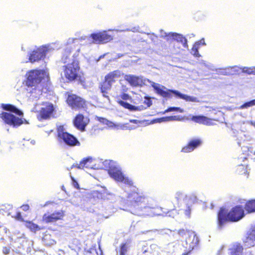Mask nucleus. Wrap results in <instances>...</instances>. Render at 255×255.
<instances>
[{
  "label": "nucleus",
  "mask_w": 255,
  "mask_h": 255,
  "mask_svg": "<svg viewBox=\"0 0 255 255\" xmlns=\"http://www.w3.org/2000/svg\"><path fill=\"white\" fill-rule=\"evenodd\" d=\"M130 248L129 242L123 243L121 244L119 252L120 255H126Z\"/></svg>",
  "instance_id": "obj_31"
},
{
  "label": "nucleus",
  "mask_w": 255,
  "mask_h": 255,
  "mask_svg": "<svg viewBox=\"0 0 255 255\" xmlns=\"http://www.w3.org/2000/svg\"><path fill=\"white\" fill-rule=\"evenodd\" d=\"M162 122H167L166 117L153 120L151 122V124H154V123H162Z\"/></svg>",
  "instance_id": "obj_46"
},
{
  "label": "nucleus",
  "mask_w": 255,
  "mask_h": 255,
  "mask_svg": "<svg viewBox=\"0 0 255 255\" xmlns=\"http://www.w3.org/2000/svg\"><path fill=\"white\" fill-rule=\"evenodd\" d=\"M232 208L229 211L226 208H220L218 214V228L222 229L226 223L238 222L246 214L255 212V208Z\"/></svg>",
  "instance_id": "obj_2"
},
{
  "label": "nucleus",
  "mask_w": 255,
  "mask_h": 255,
  "mask_svg": "<svg viewBox=\"0 0 255 255\" xmlns=\"http://www.w3.org/2000/svg\"><path fill=\"white\" fill-rule=\"evenodd\" d=\"M147 104L148 107H149L151 105V102L150 101H149Z\"/></svg>",
  "instance_id": "obj_63"
},
{
  "label": "nucleus",
  "mask_w": 255,
  "mask_h": 255,
  "mask_svg": "<svg viewBox=\"0 0 255 255\" xmlns=\"http://www.w3.org/2000/svg\"><path fill=\"white\" fill-rule=\"evenodd\" d=\"M127 194L126 204L128 205H134L133 203H136L137 205H138V203L145 201V197L139 195L136 192L129 193Z\"/></svg>",
  "instance_id": "obj_14"
},
{
  "label": "nucleus",
  "mask_w": 255,
  "mask_h": 255,
  "mask_svg": "<svg viewBox=\"0 0 255 255\" xmlns=\"http://www.w3.org/2000/svg\"><path fill=\"white\" fill-rule=\"evenodd\" d=\"M216 71L217 74L223 75H228L229 73H227V72L225 71L224 69H216Z\"/></svg>",
  "instance_id": "obj_47"
},
{
  "label": "nucleus",
  "mask_w": 255,
  "mask_h": 255,
  "mask_svg": "<svg viewBox=\"0 0 255 255\" xmlns=\"http://www.w3.org/2000/svg\"><path fill=\"white\" fill-rule=\"evenodd\" d=\"M121 72L119 71H115L110 73L105 77V79L112 84L115 82L116 79L120 77Z\"/></svg>",
  "instance_id": "obj_29"
},
{
  "label": "nucleus",
  "mask_w": 255,
  "mask_h": 255,
  "mask_svg": "<svg viewBox=\"0 0 255 255\" xmlns=\"http://www.w3.org/2000/svg\"><path fill=\"white\" fill-rule=\"evenodd\" d=\"M206 61H204V60H201L200 62V63L203 65H204V64L206 63Z\"/></svg>",
  "instance_id": "obj_61"
},
{
  "label": "nucleus",
  "mask_w": 255,
  "mask_h": 255,
  "mask_svg": "<svg viewBox=\"0 0 255 255\" xmlns=\"http://www.w3.org/2000/svg\"><path fill=\"white\" fill-rule=\"evenodd\" d=\"M91 37L93 39L94 42L97 43H107L113 39L111 35L108 34L105 31L93 33L91 35Z\"/></svg>",
  "instance_id": "obj_13"
},
{
  "label": "nucleus",
  "mask_w": 255,
  "mask_h": 255,
  "mask_svg": "<svg viewBox=\"0 0 255 255\" xmlns=\"http://www.w3.org/2000/svg\"><path fill=\"white\" fill-rule=\"evenodd\" d=\"M78 42V39L69 38L67 41V47L64 50L62 57V62L67 64L63 66V72L61 75L62 77L64 76L69 81H74L78 75L79 70L78 62L73 57L70 56L71 49Z\"/></svg>",
  "instance_id": "obj_1"
},
{
  "label": "nucleus",
  "mask_w": 255,
  "mask_h": 255,
  "mask_svg": "<svg viewBox=\"0 0 255 255\" xmlns=\"http://www.w3.org/2000/svg\"><path fill=\"white\" fill-rule=\"evenodd\" d=\"M243 72L246 73L249 75H255V66L252 67H244L242 68Z\"/></svg>",
  "instance_id": "obj_39"
},
{
  "label": "nucleus",
  "mask_w": 255,
  "mask_h": 255,
  "mask_svg": "<svg viewBox=\"0 0 255 255\" xmlns=\"http://www.w3.org/2000/svg\"><path fill=\"white\" fill-rule=\"evenodd\" d=\"M207 68H208L209 69H210L212 71H216V69L215 68L214 66L211 63H208Z\"/></svg>",
  "instance_id": "obj_51"
},
{
  "label": "nucleus",
  "mask_w": 255,
  "mask_h": 255,
  "mask_svg": "<svg viewBox=\"0 0 255 255\" xmlns=\"http://www.w3.org/2000/svg\"><path fill=\"white\" fill-rule=\"evenodd\" d=\"M237 172L240 174H248V173H247L248 171H247V167H245V166H244L243 165H240L238 166L237 169Z\"/></svg>",
  "instance_id": "obj_42"
},
{
  "label": "nucleus",
  "mask_w": 255,
  "mask_h": 255,
  "mask_svg": "<svg viewBox=\"0 0 255 255\" xmlns=\"http://www.w3.org/2000/svg\"><path fill=\"white\" fill-rule=\"evenodd\" d=\"M149 83L154 90L156 91V93L160 95L164 98L170 97V93L174 94L176 96L180 99L186 100V101L197 102L198 100L197 98L194 97L189 96L183 94L179 91L173 90H167L166 88L162 85L158 83H155L149 80H147Z\"/></svg>",
  "instance_id": "obj_5"
},
{
  "label": "nucleus",
  "mask_w": 255,
  "mask_h": 255,
  "mask_svg": "<svg viewBox=\"0 0 255 255\" xmlns=\"http://www.w3.org/2000/svg\"><path fill=\"white\" fill-rule=\"evenodd\" d=\"M58 137L59 142H63L69 146L80 145V143L73 135L68 133L63 126H59L57 128Z\"/></svg>",
  "instance_id": "obj_7"
},
{
  "label": "nucleus",
  "mask_w": 255,
  "mask_h": 255,
  "mask_svg": "<svg viewBox=\"0 0 255 255\" xmlns=\"http://www.w3.org/2000/svg\"><path fill=\"white\" fill-rule=\"evenodd\" d=\"M54 110V107L52 104L45 103L42 105L40 112V116L41 119H46L50 117Z\"/></svg>",
  "instance_id": "obj_19"
},
{
  "label": "nucleus",
  "mask_w": 255,
  "mask_h": 255,
  "mask_svg": "<svg viewBox=\"0 0 255 255\" xmlns=\"http://www.w3.org/2000/svg\"><path fill=\"white\" fill-rule=\"evenodd\" d=\"M124 79L132 86L137 87L141 86L144 83L142 77H138L132 75H126Z\"/></svg>",
  "instance_id": "obj_20"
},
{
  "label": "nucleus",
  "mask_w": 255,
  "mask_h": 255,
  "mask_svg": "<svg viewBox=\"0 0 255 255\" xmlns=\"http://www.w3.org/2000/svg\"><path fill=\"white\" fill-rule=\"evenodd\" d=\"M112 85V83L105 79V82L101 85V92L103 93V96L108 98V100H109V97L106 94H107V91L111 89Z\"/></svg>",
  "instance_id": "obj_30"
},
{
  "label": "nucleus",
  "mask_w": 255,
  "mask_h": 255,
  "mask_svg": "<svg viewBox=\"0 0 255 255\" xmlns=\"http://www.w3.org/2000/svg\"><path fill=\"white\" fill-rule=\"evenodd\" d=\"M245 246L248 248L255 246V226L248 232L244 239Z\"/></svg>",
  "instance_id": "obj_21"
},
{
  "label": "nucleus",
  "mask_w": 255,
  "mask_h": 255,
  "mask_svg": "<svg viewBox=\"0 0 255 255\" xmlns=\"http://www.w3.org/2000/svg\"><path fill=\"white\" fill-rule=\"evenodd\" d=\"M67 101L68 105L73 109L82 108L85 105V101L75 95H69Z\"/></svg>",
  "instance_id": "obj_11"
},
{
  "label": "nucleus",
  "mask_w": 255,
  "mask_h": 255,
  "mask_svg": "<svg viewBox=\"0 0 255 255\" xmlns=\"http://www.w3.org/2000/svg\"><path fill=\"white\" fill-rule=\"evenodd\" d=\"M95 164L94 163V159L91 157H88L85 158H84L82 161L80 162V163L78 164L74 165L73 164L71 168H72L74 167H76L79 169H93L95 168L94 166Z\"/></svg>",
  "instance_id": "obj_16"
},
{
  "label": "nucleus",
  "mask_w": 255,
  "mask_h": 255,
  "mask_svg": "<svg viewBox=\"0 0 255 255\" xmlns=\"http://www.w3.org/2000/svg\"><path fill=\"white\" fill-rule=\"evenodd\" d=\"M61 46L59 42H55L43 45L34 49H30L27 55L28 61L33 63L43 60L47 54L59 49Z\"/></svg>",
  "instance_id": "obj_3"
},
{
  "label": "nucleus",
  "mask_w": 255,
  "mask_h": 255,
  "mask_svg": "<svg viewBox=\"0 0 255 255\" xmlns=\"http://www.w3.org/2000/svg\"><path fill=\"white\" fill-rule=\"evenodd\" d=\"M26 87V91L29 94L27 96L28 97L33 100H36L40 98L42 94V90L41 87L39 85Z\"/></svg>",
  "instance_id": "obj_15"
},
{
  "label": "nucleus",
  "mask_w": 255,
  "mask_h": 255,
  "mask_svg": "<svg viewBox=\"0 0 255 255\" xmlns=\"http://www.w3.org/2000/svg\"><path fill=\"white\" fill-rule=\"evenodd\" d=\"M141 249H139L138 254L139 255H150L151 254V249L150 246H148L145 242H143L140 244Z\"/></svg>",
  "instance_id": "obj_28"
},
{
  "label": "nucleus",
  "mask_w": 255,
  "mask_h": 255,
  "mask_svg": "<svg viewBox=\"0 0 255 255\" xmlns=\"http://www.w3.org/2000/svg\"><path fill=\"white\" fill-rule=\"evenodd\" d=\"M201 144V140L195 139L191 140L187 146L182 148L181 151L185 153L190 152Z\"/></svg>",
  "instance_id": "obj_24"
},
{
  "label": "nucleus",
  "mask_w": 255,
  "mask_h": 255,
  "mask_svg": "<svg viewBox=\"0 0 255 255\" xmlns=\"http://www.w3.org/2000/svg\"><path fill=\"white\" fill-rule=\"evenodd\" d=\"M10 251V247H4L2 249V253L4 255H8L9 254Z\"/></svg>",
  "instance_id": "obj_49"
},
{
  "label": "nucleus",
  "mask_w": 255,
  "mask_h": 255,
  "mask_svg": "<svg viewBox=\"0 0 255 255\" xmlns=\"http://www.w3.org/2000/svg\"><path fill=\"white\" fill-rule=\"evenodd\" d=\"M105 165L108 166V173L114 180L123 183L129 187L134 186L132 180L124 174L121 167L117 162L113 160H106Z\"/></svg>",
  "instance_id": "obj_4"
},
{
  "label": "nucleus",
  "mask_w": 255,
  "mask_h": 255,
  "mask_svg": "<svg viewBox=\"0 0 255 255\" xmlns=\"http://www.w3.org/2000/svg\"><path fill=\"white\" fill-rule=\"evenodd\" d=\"M170 35L172 36L171 39L181 43L184 47H188L187 40L185 37H184L182 34L173 32L171 33Z\"/></svg>",
  "instance_id": "obj_25"
},
{
  "label": "nucleus",
  "mask_w": 255,
  "mask_h": 255,
  "mask_svg": "<svg viewBox=\"0 0 255 255\" xmlns=\"http://www.w3.org/2000/svg\"><path fill=\"white\" fill-rule=\"evenodd\" d=\"M107 54H108V53H106V54H105L104 55H102L100 56L98 60H99L100 59L104 58Z\"/></svg>",
  "instance_id": "obj_59"
},
{
  "label": "nucleus",
  "mask_w": 255,
  "mask_h": 255,
  "mask_svg": "<svg viewBox=\"0 0 255 255\" xmlns=\"http://www.w3.org/2000/svg\"><path fill=\"white\" fill-rule=\"evenodd\" d=\"M99 252H100V255H103L102 251L101 250L100 246H99Z\"/></svg>",
  "instance_id": "obj_62"
},
{
  "label": "nucleus",
  "mask_w": 255,
  "mask_h": 255,
  "mask_svg": "<svg viewBox=\"0 0 255 255\" xmlns=\"http://www.w3.org/2000/svg\"><path fill=\"white\" fill-rule=\"evenodd\" d=\"M26 47V44H22L21 46V50L23 51H25Z\"/></svg>",
  "instance_id": "obj_55"
},
{
  "label": "nucleus",
  "mask_w": 255,
  "mask_h": 255,
  "mask_svg": "<svg viewBox=\"0 0 255 255\" xmlns=\"http://www.w3.org/2000/svg\"><path fill=\"white\" fill-rule=\"evenodd\" d=\"M232 70H230V72L232 73V75L235 74L238 72L239 68L237 66L230 67Z\"/></svg>",
  "instance_id": "obj_48"
},
{
  "label": "nucleus",
  "mask_w": 255,
  "mask_h": 255,
  "mask_svg": "<svg viewBox=\"0 0 255 255\" xmlns=\"http://www.w3.org/2000/svg\"><path fill=\"white\" fill-rule=\"evenodd\" d=\"M172 32L166 33L162 30H160V36L162 37L166 38L167 40H170L171 39V36L170 34Z\"/></svg>",
  "instance_id": "obj_44"
},
{
  "label": "nucleus",
  "mask_w": 255,
  "mask_h": 255,
  "mask_svg": "<svg viewBox=\"0 0 255 255\" xmlns=\"http://www.w3.org/2000/svg\"><path fill=\"white\" fill-rule=\"evenodd\" d=\"M71 178L73 181V186L77 189L79 188V184H78V182L76 180H75V179H74L73 177H71Z\"/></svg>",
  "instance_id": "obj_50"
},
{
  "label": "nucleus",
  "mask_w": 255,
  "mask_h": 255,
  "mask_svg": "<svg viewBox=\"0 0 255 255\" xmlns=\"http://www.w3.org/2000/svg\"><path fill=\"white\" fill-rule=\"evenodd\" d=\"M105 189H103L101 191H93L92 192V196L93 198L97 199H105Z\"/></svg>",
  "instance_id": "obj_32"
},
{
  "label": "nucleus",
  "mask_w": 255,
  "mask_h": 255,
  "mask_svg": "<svg viewBox=\"0 0 255 255\" xmlns=\"http://www.w3.org/2000/svg\"><path fill=\"white\" fill-rule=\"evenodd\" d=\"M0 118L2 120L4 123L12 126L13 128L18 127L23 123V121L21 119H20L9 113L4 112H2L0 114Z\"/></svg>",
  "instance_id": "obj_9"
},
{
  "label": "nucleus",
  "mask_w": 255,
  "mask_h": 255,
  "mask_svg": "<svg viewBox=\"0 0 255 255\" xmlns=\"http://www.w3.org/2000/svg\"><path fill=\"white\" fill-rule=\"evenodd\" d=\"M178 234L179 235L181 236H183L184 235L186 234L188 235V237L185 241L186 245L185 248L187 249L189 252L192 251L198 243L199 241L198 237L196 236V235L194 232L185 231L184 229H180L178 231Z\"/></svg>",
  "instance_id": "obj_8"
},
{
  "label": "nucleus",
  "mask_w": 255,
  "mask_h": 255,
  "mask_svg": "<svg viewBox=\"0 0 255 255\" xmlns=\"http://www.w3.org/2000/svg\"><path fill=\"white\" fill-rule=\"evenodd\" d=\"M124 54H117L116 55V57L113 59V60H116L117 59H118V58H120L122 57H123L124 56Z\"/></svg>",
  "instance_id": "obj_54"
},
{
  "label": "nucleus",
  "mask_w": 255,
  "mask_h": 255,
  "mask_svg": "<svg viewBox=\"0 0 255 255\" xmlns=\"http://www.w3.org/2000/svg\"><path fill=\"white\" fill-rule=\"evenodd\" d=\"M1 107L4 110L11 112L17 114L19 116H22L23 115V113L21 111H20L16 107L12 105L2 104L1 105Z\"/></svg>",
  "instance_id": "obj_26"
},
{
  "label": "nucleus",
  "mask_w": 255,
  "mask_h": 255,
  "mask_svg": "<svg viewBox=\"0 0 255 255\" xmlns=\"http://www.w3.org/2000/svg\"><path fill=\"white\" fill-rule=\"evenodd\" d=\"M119 103L122 106H123V107H125V108L128 109L130 111H136L137 110V107H136L134 106H132L126 102H124L123 101H120L119 102Z\"/></svg>",
  "instance_id": "obj_36"
},
{
  "label": "nucleus",
  "mask_w": 255,
  "mask_h": 255,
  "mask_svg": "<svg viewBox=\"0 0 255 255\" xmlns=\"http://www.w3.org/2000/svg\"><path fill=\"white\" fill-rule=\"evenodd\" d=\"M232 70L230 67L225 68V71L227 73H229L228 75H231L232 73L230 72V70Z\"/></svg>",
  "instance_id": "obj_52"
},
{
  "label": "nucleus",
  "mask_w": 255,
  "mask_h": 255,
  "mask_svg": "<svg viewBox=\"0 0 255 255\" xmlns=\"http://www.w3.org/2000/svg\"><path fill=\"white\" fill-rule=\"evenodd\" d=\"M129 122L130 123H134V124H137L138 123V121L136 120H130Z\"/></svg>",
  "instance_id": "obj_57"
},
{
  "label": "nucleus",
  "mask_w": 255,
  "mask_h": 255,
  "mask_svg": "<svg viewBox=\"0 0 255 255\" xmlns=\"http://www.w3.org/2000/svg\"><path fill=\"white\" fill-rule=\"evenodd\" d=\"M230 253L232 255H240L243 251V248L239 245L234 246L230 249Z\"/></svg>",
  "instance_id": "obj_33"
},
{
  "label": "nucleus",
  "mask_w": 255,
  "mask_h": 255,
  "mask_svg": "<svg viewBox=\"0 0 255 255\" xmlns=\"http://www.w3.org/2000/svg\"><path fill=\"white\" fill-rule=\"evenodd\" d=\"M179 213L184 214L185 217L189 218L190 217L191 214L190 208H181L179 210Z\"/></svg>",
  "instance_id": "obj_41"
},
{
  "label": "nucleus",
  "mask_w": 255,
  "mask_h": 255,
  "mask_svg": "<svg viewBox=\"0 0 255 255\" xmlns=\"http://www.w3.org/2000/svg\"><path fill=\"white\" fill-rule=\"evenodd\" d=\"M131 31L133 32H136L138 31V30L137 28H136V27H134L132 29Z\"/></svg>",
  "instance_id": "obj_60"
},
{
  "label": "nucleus",
  "mask_w": 255,
  "mask_h": 255,
  "mask_svg": "<svg viewBox=\"0 0 255 255\" xmlns=\"http://www.w3.org/2000/svg\"><path fill=\"white\" fill-rule=\"evenodd\" d=\"M255 106V99L245 102L240 106L238 109L240 110L247 109L250 107Z\"/></svg>",
  "instance_id": "obj_34"
},
{
  "label": "nucleus",
  "mask_w": 255,
  "mask_h": 255,
  "mask_svg": "<svg viewBox=\"0 0 255 255\" xmlns=\"http://www.w3.org/2000/svg\"><path fill=\"white\" fill-rule=\"evenodd\" d=\"M48 74L47 71L43 70H32L26 74V86H35L39 85L43 79L48 78Z\"/></svg>",
  "instance_id": "obj_6"
},
{
  "label": "nucleus",
  "mask_w": 255,
  "mask_h": 255,
  "mask_svg": "<svg viewBox=\"0 0 255 255\" xmlns=\"http://www.w3.org/2000/svg\"><path fill=\"white\" fill-rule=\"evenodd\" d=\"M64 216V212L62 210H58L50 215L45 214L43 219L46 223L54 222L61 219Z\"/></svg>",
  "instance_id": "obj_18"
},
{
  "label": "nucleus",
  "mask_w": 255,
  "mask_h": 255,
  "mask_svg": "<svg viewBox=\"0 0 255 255\" xmlns=\"http://www.w3.org/2000/svg\"><path fill=\"white\" fill-rule=\"evenodd\" d=\"M191 120L195 123L209 126L214 125L212 122V119L204 116H193Z\"/></svg>",
  "instance_id": "obj_23"
},
{
  "label": "nucleus",
  "mask_w": 255,
  "mask_h": 255,
  "mask_svg": "<svg viewBox=\"0 0 255 255\" xmlns=\"http://www.w3.org/2000/svg\"><path fill=\"white\" fill-rule=\"evenodd\" d=\"M208 63L206 62V63L204 64V66L205 67H207H207H208Z\"/></svg>",
  "instance_id": "obj_64"
},
{
  "label": "nucleus",
  "mask_w": 255,
  "mask_h": 255,
  "mask_svg": "<svg viewBox=\"0 0 255 255\" xmlns=\"http://www.w3.org/2000/svg\"><path fill=\"white\" fill-rule=\"evenodd\" d=\"M50 236L48 235H45L43 238V241L44 244L48 246H51L55 244L54 240L50 239Z\"/></svg>",
  "instance_id": "obj_37"
},
{
  "label": "nucleus",
  "mask_w": 255,
  "mask_h": 255,
  "mask_svg": "<svg viewBox=\"0 0 255 255\" xmlns=\"http://www.w3.org/2000/svg\"><path fill=\"white\" fill-rule=\"evenodd\" d=\"M146 208H143V209H146ZM143 208H131V210H128V211L130 212L131 213L134 215H136L137 216H144V215L141 213L142 211Z\"/></svg>",
  "instance_id": "obj_38"
},
{
  "label": "nucleus",
  "mask_w": 255,
  "mask_h": 255,
  "mask_svg": "<svg viewBox=\"0 0 255 255\" xmlns=\"http://www.w3.org/2000/svg\"><path fill=\"white\" fill-rule=\"evenodd\" d=\"M199 45H200L199 42H197L194 44V45L192 48L191 53L192 54H193L195 57H201V55L199 54V53L198 52V49L199 48Z\"/></svg>",
  "instance_id": "obj_35"
},
{
  "label": "nucleus",
  "mask_w": 255,
  "mask_h": 255,
  "mask_svg": "<svg viewBox=\"0 0 255 255\" xmlns=\"http://www.w3.org/2000/svg\"><path fill=\"white\" fill-rule=\"evenodd\" d=\"M199 43H200V44L201 43H203V45H205V44H205V43L204 40L203 39H202V40H200V41H199Z\"/></svg>",
  "instance_id": "obj_58"
},
{
  "label": "nucleus",
  "mask_w": 255,
  "mask_h": 255,
  "mask_svg": "<svg viewBox=\"0 0 255 255\" xmlns=\"http://www.w3.org/2000/svg\"><path fill=\"white\" fill-rule=\"evenodd\" d=\"M13 217H14L17 220L22 222H24L25 223V226L32 232H35L37 231H38L40 229V228L37 225L35 224L30 221H24V219L22 218L20 212L16 213V215Z\"/></svg>",
  "instance_id": "obj_22"
},
{
  "label": "nucleus",
  "mask_w": 255,
  "mask_h": 255,
  "mask_svg": "<svg viewBox=\"0 0 255 255\" xmlns=\"http://www.w3.org/2000/svg\"><path fill=\"white\" fill-rule=\"evenodd\" d=\"M89 122L87 117H84L82 115H77L74 121V124L75 127L81 131H84L86 126Z\"/></svg>",
  "instance_id": "obj_17"
},
{
  "label": "nucleus",
  "mask_w": 255,
  "mask_h": 255,
  "mask_svg": "<svg viewBox=\"0 0 255 255\" xmlns=\"http://www.w3.org/2000/svg\"><path fill=\"white\" fill-rule=\"evenodd\" d=\"M44 206H53V202H47L45 205Z\"/></svg>",
  "instance_id": "obj_56"
},
{
  "label": "nucleus",
  "mask_w": 255,
  "mask_h": 255,
  "mask_svg": "<svg viewBox=\"0 0 255 255\" xmlns=\"http://www.w3.org/2000/svg\"><path fill=\"white\" fill-rule=\"evenodd\" d=\"M175 197L178 200H183L188 205H190L197 201V197L193 193L187 195L182 191H178L176 193Z\"/></svg>",
  "instance_id": "obj_12"
},
{
  "label": "nucleus",
  "mask_w": 255,
  "mask_h": 255,
  "mask_svg": "<svg viewBox=\"0 0 255 255\" xmlns=\"http://www.w3.org/2000/svg\"><path fill=\"white\" fill-rule=\"evenodd\" d=\"M100 122H102L104 124L107 125L109 127L113 128L114 127H115V125L112 123V122H110L105 119L102 118L101 120H100Z\"/></svg>",
  "instance_id": "obj_45"
},
{
  "label": "nucleus",
  "mask_w": 255,
  "mask_h": 255,
  "mask_svg": "<svg viewBox=\"0 0 255 255\" xmlns=\"http://www.w3.org/2000/svg\"><path fill=\"white\" fill-rule=\"evenodd\" d=\"M150 211L146 216L153 217L154 216H161L163 217L168 216L174 218L177 213L176 209L173 208L169 210L168 208H148Z\"/></svg>",
  "instance_id": "obj_10"
},
{
  "label": "nucleus",
  "mask_w": 255,
  "mask_h": 255,
  "mask_svg": "<svg viewBox=\"0 0 255 255\" xmlns=\"http://www.w3.org/2000/svg\"><path fill=\"white\" fill-rule=\"evenodd\" d=\"M237 203L241 205L236 206L235 207H242V205H245V207H255V199L247 201L246 199H239Z\"/></svg>",
  "instance_id": "obj_27"
},
{
  "label": "nucleus",
  "mask_w": 255,
  "mask_h": 255,
  "mask_svg": "<svg viewBox=\"0 0 255 255\" xmlns=\"http://www.w3.org/2000/svg\"><path fill=\"white\" fill-rule=\"evenodd\" d=\"M172 111H178V112H179L180 113L184 112V110L183 109H181L180 108L170 107V108H169L168 109H167L166 110H165L163 114H165V113H166L168 112H172Z\"/></svg>",
  "instance_id": "obj_43"
},
{
  "label": "nucleus",
  "mask_w": 255,
  "mask_h": 255,
  "mask_svg": "<svg viewBox=\"0 0 255 255\" xmlns=\"http://www.w3.org/2000/svg\"><path fill=\"white\" fill-rule=\"evenodd\" d=\"M122 98L123 99V100H127L129 98V96L127 94H124L122 96Z\"/></svg>",
  "instance_id": "obj_53"
},
{
  "label": "nucleus",
  "mask_w": 255,
  "mask_h": 255,
  "mask_svg": "<svg viewBox=\"0 0 255 255\" xmlns=\"http://www.w3.org/2000/svg\"><path fill=\"white\" fill-rule=\"evenodd\" d=\"M166 121L167 122H170V121H181L183 120V118L180 116H169V117H166Z\"/></svg>",
  "instance_id": "obj_40"
}]
</instances>
